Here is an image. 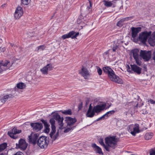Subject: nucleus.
I'll use <instances>...</instances> for the list:
<instances>
[{"label":"nucleus","instance_id":"nucleus-1","mask_svg":"<svg viewBox=\"0 0 155 155\" xmlns=\"http://www.w3.org/2000/svg\"><path fill=\"white\" fill-rule=\"evenodd\" d=\"M52 117L50 120V122L51 125V131L49 135L52 137L53 134L55 132L56 127L55 126V120L57 121L58 125L60 126L59 128L60 129L63 128V127L64 125L63 121L64 118L63 117H61L57 113H54L52 114Z\"/></svg>","mask_w":155,"mask_h":155},{"label":"nucleus","instance_id":"nucleus-2","mask_svg":"<svg viewBox=\"0 0 155 155\" xmlns=\"http://www.w3.org/2000/svg\"><path fill=\"white\" fill-rule=\"evenodd\" d=\"M100 144L103 145L105 150L108 151H110V148L114 149L117 147V141L115 137H108L105 138L106 145L104 144L102 140L99 141Z\"/></svg>","mask_w":155,"mask_h":155},{"label":"nucleus","instance_id":"nucleus-3","mask_svg":"<svg viewBox=\"0 0 155 155\" xmlns=\"http://www.w3.org/2000/svg\"><path fill=\"white\" fill-rule=\"evenodd\" d=\"M104 72L107 74L109 79L112 81L118 84L123 83L122 80L116 75L112 68H103Z\"/></svg>","mask_w":155,"mask_h":155},{"label":"nucleus","instance_id":"nucleus-4","mask_svg":"<svg viewBox=\"0 0 155 155\" xmlns=\"http://www.w3.org/2000/svg\"><path fill=\"white\" fill-rule=\"evenodd\" d=\"M131 56H132L135 60L136 63L139 66H140L141 64L140 54L139 55V50L137 49H134L131 51Z\"/></svg>","mask_w":155,"mask_h":155},{"label":"nucleus","instance_id":"nucleus-5","mask_svg":"<svg viewBox=\"0 0 155 155\" xmlns=\"http://www.w3.org/2000/svg\"><path fill=\"white\" fill-rule=\"evenodd\" d=\"M37 143L41 148L44 149L47 147L48 143V140L47 137L41 136L38 140Z\"/></svg>","mask_w":155,"mask_h":155},{"label":"nucleus","instance_id":"nucleus-6","mask_svg":"<svg viewBox=\"0 0 155 155\" xmlns=\"http://www.w3.org/2000/svg\"><path fill=\"white\" fill-rule=\"evenodd\" d=\"M151 31H150L148 32L146 31L143 32L140 34L138 37V40L141 41L142 43H145L147 39L151 35Z\"/></svg>","mask_w":155,"mask_h":155},{"label":"nucleus","instance_id":"nucleus-7","mask_svg":"<svg viewBox=\"0 0 155 155\" xmlns=\"http://www.w3.org/2000/svg\"><path fill=\"white\" fill-rule=\"evenodd\" d=\"M128 130L133 135L135 136L137 133L139 132V125L135 124L130 125L128 128Z\"/></svg>","mask_w":155,"mask_h":155},{"label":"nucleus","instance_id":"nucleus-8","mask_svg":"<svg viewBox=\"0 0 155 155\" xmlns=\"http://www.w3.org/2000/svg\"><path fill=\"white\" fill-rule=\"evenodd\" d=\"M141 28L138 27L137 28L132 27L131 28L132 33V36L133 38V41L135 42H137L138 41V38H136L138 33L141 31Z\"/></svg>","mask_w":155,"mask_h":155},{"label":"nucleus","instance_id":"nucleus-9","mask_svg":"<svg viewBox=\"0 0 155 155\" xmlns=\"http://www.w3.org/2000/svg\"><path fill=\"white\" fill-rule=\"evenodd\" d=\"M140 56L145 61H148L151 57V51L141 50L140 51Z\"/></svg>","mask_w":155,"mask_h":155},{"label":"nucleus","instance_id":"nucleus-10","mask_svg":"<svg viewBox=\"0 0 155 155\" xmlns=\"http://www.w3.org/2000/svg\"><path fill=\"white\" fill-rule=\"evenodd\" d=\"M88 2L87 3L86 5V11L84 12L86 14L89 13L91 12L93 4L91 0H88ZM84 8V5H82L81 7V12L82 13L84 12L83 11Z\"/></svg>","mask_w":155,"mask_h":155},{"label":"nucleus","instance_id":"nucleus-11","mask_svg":"<svg viewBox=\"0 0 155 155\" xmlns=\"http://www.w3.org/2000/svg\"><path fill=\"white\" fill-rule=\"evenodd\" d=\"M95 113H97V105L95 106L93 108L90 104L89 109L86 114V116L88 117H93Z\"/></svg>","mask_w":155,"mask_h":155},{"label":"nucleus","instance_id":"nucleus-12","mask_svg":"<svg viewBox=\"0 0 155 155\" xmlns=\"http://www.w3.org/2000/svg\"><path fill=\"white\" fill-rule=\"evenodd\" d=\"M23 14V8L20 6L18 7L14 13V17L15 19H19Z\"/></svg>","mask_w":155,"mask_h":155},{"label":"nucleus","instance_id":"nucleus-13","mask_svg":"<svg viewBox=\"0 0 155 155\" xmlns=\"http://www.w3.org/2000/svg\"><path fill=\"white\" fill-rule=\"evenodd\" d=\"M21 132V130H17L16 128L15 127L11 130L8 131V134L11 137L15 139L17 138V137L15 136L16 134H19Z\"/></svg>","mask_w":155,"mask_h":155},{"label":"nucleus","instance_id":"nucleus-14","mask_svg":"<svg viewBox=\"0 0 155 155\" xmlns=\"http://www.w3.org/2000/svg\"><path fill=\"white\" fill-rule=\"evenodd\" d=\"M16 148H20L23 150H25L27 146V144L26 143L25 140L22 139H21L18 142V143H16Z\"/></svg>","mask_w":155,"mask_h":155},{"label":"nucleus","instance_id":"nucleus-15","mask_svg":"<svg viewBox=\"0 0 155 155\" xmlns=\"http://www.w3.org/2000/svg\"><path fill=\"white\" fill-rule=\"evenodd\" d=\"M31 126L33 128V130L36 132L40 130L43 127L42 124L39 123H31Z\"/></svg>","mask_w":155,"mask_h":155},{"label":"nucleus","instance_id":"nucleus-16","mask_svg":"<svg viewBox=\"0 0 155 155\" xmlns=\"http://www.w3.org/2000/svg\"><path fill=\"white\" fill-rule=\"evenodd\" d=\"M79 73L85 79H87L90 76L89 72L87 68H81L79 71Z\"/></svg>","mask_w":155,"mask_h":155},{"label":"nucleus","instance_id":"nucleus-17","mask_svg":"<svg viewBox=\"0 0 155 155\" xmlns=\"http://www.w3.org/2000/svg\"><path fill=\"white\" fill-rule=\"evenodd\" d=\"M66 121L67 124V126L71 127L73 126L76 122L77 120L75 118L68 117L66 118Z\"/></svg>","mask_w":155,"mask_h":155},{"label":"nucleus","instance_id":"nucleus-18","mask_svg":"<svg viewBox=\"0 0 155 155\" xmlns=\"http://www.w3.org/2000/svg\"><path fill=\"white\" fill-rule=\"evenodd\" d=\"M120 68L122 71H125L126 70L127 72H130L131 73H136L138 74L141 73V68Z\"/></svg>","mask_w":155,"mask_h":155},{"label":"nucleus","instance_id":"nucleus-19","mask_svg":"<svg viewBox=\"0 0 155 155\" xmlns=\"http://www.w3.org/2000/svg\"><path fill=\"white\" fill-rule=\"evenodd\" d=\"M38 134H34L28 136V140L30 143L35 144L36 143V140Z\"/></svg>","mask_w":155,"mask_h":155},{"label":"nucleus","instance_id":"nucleus-20","mask_svg":"<svg viewBox=\"0 0 155 155\" xmlns=\"http://www.w3.org/2000/svg\"><path fill=\"white\" fill-rule=\"evenodd\" d=\"M106 104L105 103H101L97 105V113L108 108L110 105H109L107 108H106Z\"/></svg>","mask_w":155,"mask_h":155},{"label":"nucleus","instance_id":"nucleus-21","mask_svg":"<svg viewBox=\"0 0 155 155\" xmlns=\"http://www.w3.org/2000/svg\"><path fill=\"white\" fill-rule=\"evenodd\" d=\"M69 33L70 38L72 39L76 38L79 35V32H76L74 31H70Z\"/></svg>","mask_w":155,"mask_h":155},{"label":"nucleus","instance_id":"nucleus-22","mask_svg":"<svg viewBox=\"0 0 155 155\" xmlns=\"http://www.w3.org/2000/svg\"><path fill=\"white\" fill-rule=\"evenodd\" d=\"M148 39L149 42L150 44H152L155 42V31L150 35Z\"/></svg>","mask_w":155,"mask_h":155},{"label":"nucleus","instance_id":"nucleus-23","mask_svg":"<svg viewBox=\"0 0 155 155\" xmlns=\"http://www.w3.org/2000/svg\"><path fill=\"white\" fill-rule=\"evenodd\" d=\"M13 96L11 94L6 95L4 96L1 99V102L3 103H5L8 99L10 98H12Z\"/></svg>","mask_w":155,"mask_h":155},{"label":"nucleus","instance_id":"nucleus-24","mask_svg":"<svg viewBox=\"0 0 155 155\" xmlns=\"http://www.w3.org/2000/svg\"><path fill=\"white\" fill-rule=\"evenodd\" d=\"M153 135L152 133H147L144 136V138L146 140H149L151 139Z\"/></svg>","mask_w":155,"mask_h":155},{"label":"nucleus","instance_id":"nucleus-25","mask_svg":"<svg viewBox=\"0 0 155 155\" xmlns=\"http://www.w3.org/2000/svg\"><path fill=\"white\" fill-rule=\"evenodd\" d=\"M115 112V111L112 110L107 112L104 115H105L106 118L107 119L111 115L113 114Z\"/></svg>","mask_w":155,"mask_h":155},{"label":"nucleus","instance_id":"nucleus-26","mask_svg":"<svg viewBox=\"0 0 155 155\" xmlns=\"http://www.w3.org/2000/svg\"><path fill=\"white\" fill-rule=\"evenodd\" d=\"M62 113L63 114L66 115H71L72 114V112L71 109H68V110H65L64 111H62Z\"/></svg>","mask_w":155,"mask_h":155},{"label":"nucleus","instance_id":"nucleus-27","mask_svg":"<svg viewBox=\"0 0 155 155\" xmlns=\"http://www.w3.org/2000/svg\"><path fill=\"white\" fill-rule=\"evenodd\" d=\"M46 48V46L45 45H40L37 47V49L36 50L37 52H38L39 50H43Z\"/></svg>","mask_w":155,"mask_h":155},{"label":"nucleus","instance_id":"nucleus-28","mask_svg":"<svg viewBox=\"0 0 155 155\" xmlns=\"http://www.w3.org/2000/svg\"><path fill=\"white\" fill-rule=\"evenodd\" d=\"M17 87L19 89H22L25 87V85L24 83H20L17 84Z\"/></svg>","mask_w":155,"mask_h":155},{"label":"nucleus","instance_id":"nucleus-29","mask_svg":"<svg viewBox=\"0 0 155 155\" xmlns=\"http://www.w3.org/2000/svg\"><path fill=\"white\" fill-rule=\"evenodd\" d=\"M31 0H21V5H27L30 2Z\"/></svg>","mask_w":155,"mask_h":155},{"label":"nucleus","instance_id":"nucleus-30","mask_svg":"<svg viewBox=\"0 0 155 155\" xmlns=\"http://www.w3.org/2000/svg\"><path fill=\"white\" fill-rule=\"evenodd\" d=\"M7 144L6 143H3L0 145V152L2 151L6 148Z\"/></svg>","mask_w":155,"mask_h":155},{"label":"nucleus","instance_id":"nucleus-31","mask_svg":"<svg viewBox=\"0 0 155 155\" xmlns=\"http://www.w3.org/2000/svg\"><path fill=\"white\" fill-rule=\"evenodd\" d=\"M104 5L108 7L111 6L112 5V3L110 2L104 1Z\"/></svg>","mask_w":155,"mask_h":155},{"label":"nucleus","instance_id":"nucleus-32","mask_svg":"<svg viewBox=\"0 0 155 155\" xmlns=\"http://www.w3.org/2000/svg\"><path fill=\"white\" fill-rule=\"evenodd\" d=\"M75 126L70 127H67L64 131V133H67L69 132L70 131L72 130L74 128Z\"/></svg>","mask_w":155,"mask_h":155},{"label":"nucleus","instance_id":"nucleus-33","mask_svg":"<svg viewBox=\"0 0 155 155\" xmlns=\"http://www.w3.org/2000/svg\"><path fill=\"white\" fill-rule=\"evenodd\" d=\"M48 68H41L40 71L42 73L44 74H48Z\"/></svg>","mask_w":155,"mask_h":155},{"label":"nucleus","instance_id":"nucleus-34","mask_svg":"<svg viewBox=\"0 0 155 155\" xmlns=\"http://www.w3.org/2000/svg\"><path fill=\"white\" fill-rule=\"evenodd\" d=\"M61 38L63 39L70 38L69 33L68 34H64L61 36Z\"/></svg>","mask_w":155,"mask_h":155},{"label":"nucleus","instance_id":"nucleus-35","mask_svg":"<svg viewBox=\"0 0 155 155\" xmlns=\"http://www.w3.org/2000/svg\"><path fill=\"white\" fill-rule=\"evenodd\" d=\"M42 121L44 123L45 125V126L46 127V129L47 130H48V131H49V129H48V127H49V125L45 121H44V120H42Z\"/></svg>","mask_w":155,"mask_h":155},{"label":"nucleus","instance_id":"nucleus-36","mask_svg":"<svg viewBox=\"0 0 155 155\" xmlns=\"http://www.w3.org/2000/svg\"><path fill=\"white\" fill-rule=\"evenodd\" d=\"M55 132L52 135V137L50 136V137L51 138H53V139L54 140H56L57 138L58 137V135H59V133H58V132H57L56 134L54 135V136H53V134H54L55 133Z\"/></svg>","mask_w":155,"mask_h":155},{"label":"nucleus","instance_id":"nucleus-37","mask_svg":"<svg viewBox=\"0 0 155 155\" xmlns=\"http://www.w3.org/2000/svg\"><path fill=\"white\" fill-rule=\"evenodd\" d=\"M150 155H155V147L150 150Z\"/></svg>","mask_w":155,"mask_h":155},{"label":"nucleus","instance_id":"nucleus-38","mask_svg":"<svg viewBox=\"0 0 155 155\" xmlns=\"http://www.w3.org/2000/svg\"><path fill=\"white\" fill-rule=\"evenodd\" d=\"M97 153H99L100 155L103 154L101 149L98 146H97Z\"/></svg>","mask_w":155,"mask_h":155},{"label":"nucleus","instance_id":"nucleus-39","mask_svg":"<svg viewBox=\"0 0 155 155\" xmlns=\"http://www.w3.org/2000/svg\"><path fill=\"white\" fill-rule=\"evenodd\" d=\"M123 121L122 120H119L117 122V125L119 126H122L123 124Z\"/></svg>","mask_w":155,"mask_h":155},{"label":"nucleus","instance_id":"nucleus-40","mask_svg":"<svg viewBox=\"0 0 155 155\" xmlns=\"http://www.w3.org/2000/svg\"><path fill=\"white\" fill-rule=\"evenodd\" d=\"M123 21L121 20V19L119 21L118 23L117 24V26H119V27H121L122 26L123 24Z\"/></svg>","mask_w":155,"mask_h":155},{"label":"nucleus","instance_id":"nucleus-41","mask_svg":"<svg viewBox=\"0 0 155 155\" xmlns=\"http://www.w3.org/2000/svg\"><path fill=\"white\" fill-rule=\"evenodd\" d=\"M109 51L105 52L104 53V57H105V58H107L108 57V54H109Z\"/></svg>","mask_w":155,"mask_h":155},{"label":"nucleus","instance_id":"nucleus-42","mask_svg":"<svg viewBox=\"0 0 155 155\" xmlns=\"http://www.w3.org/2000/svg\"><path fill=\"white\" fill-rule=\"evenodd\" d=\"M105 119H107V118H106L105 115L104 114L103 115L102 117L97 119V121L101 120H104Z\"/></svg>","mask_w":155,"mask_h":155},{"label":"nucleus","instance_id":"nucleus-43","mask_svg":"<svg viewBox=\"0 0 155 155\" xmlns=\"http://www.w3.org/2000/svg\"><path fill=\"white\" fill-rule=\"evenodd\" d=\"M52 68V64H49L47 65L46 66H45L43 67V68Z\"/></svg>","mask_w":155,"mask_h":155},{"label":"nucleus","instance_id":"nucleus-44","mask_svg":"<svg viewBox=\"0 0 155 155\" xmlns=\"http://www.w3.org/2000/svg\"><path fill=\"white\" fill-rule=\"evenodd\" d=\"M129 17H127L125 18H122L121 19V20L123 22H124V21H127L129 20Z\"/></svg>","mask_w":155,"mask_h":155},{"label":"nucleus","instance_id":"nucleus-45","mask_svg":"<svg viewBox=\"0 0 155 155\" xmlns=\"http://www.w3.org/2000/svg\"><path fill=\"white\" fill-rule=\"evenodd\" d=\"M88 67L87 65V62L85 63L82 65V68H86V67Z\"/></svg>","mask_w":155,"mask_h":155},{"label":"nucleus","instance_id":"nucleus-46","mask_svg":"<svg viewBox=\"0 0 155 155\" xmlns=\"http://www.w3.org/2000/svg\"><path fill=\"white\" fill-rule=\"evenodd\" d=\"M151 104H155V101H154L153 100L150 99L148 101Z\"/></svg>","mask_w":155,"mask_h":155},{"label":"nucleus","instance_id":"nucleus-47","mask_svg":"<svg viewBox=\"0 0 155 155\" xmlns=\"http://www.w3.org/2000/svg\"><path fill=\"white\" fill-rule=\"evenodd\" d=\"M97 72L99 75H101V74L102 73V71L101 68H99V69L98 70Z\"/></svg>","mask_w":155,"mask_h":155},{"label":"nucleus","instance_id":"nucleus-48","mask_svg":"<svg viewBox=\"0 0 155 155\" xmlns=\"http://www.w3.org/2000/svg\"><path fill=\"white\" fill-rule=\"evenodd\" d=\"M117 45H116L115 46H114L112 48V50L113 51H115L116 50V49H117Z\"/></svg>","mask_w":155,"mask_h":155},{"label":"nucleus","instance_id":"nucleus-49","mask_svg":"<svg viewBox=\"0 0 155 155\" xmlns=\"http://www.w3.org/2000/svg\"><path fill=\"white\" fill-rule=\"evenodd\" d=\"M23 153H22V152H17L15 154H14V155H22Z\"/></svg>","mask_w":155,"mask_h":155},{"label":"nucleus","instance_id":"nucleus-50","mask_svg":"<svg viewBox=\"0 0 155 155\" xmlns=\"http://www.w3.org/2000/svg\"><path fill=\"white\" fill-rule=\"evenodd\" d=\"M92 146L93 148H94L95 149H97V146L96 145V144H92Z\"/></svg>","mask_w":155,"mask_h":155},{"label":"nucleus","instance_id":"nucleus-51","mask_svg":"<svg viewBox=\"0 0 155 155\" xmlns=\"http://www.w3.org/2000/svg\"><path fill=\"white\" fill-rule=\"evenodd\" d=\"M0 50L2 52H4L5 50V49L4 47L2 48L0 47Z\"/></svg>","mask_w":155,"mask_h":155},{"label":"nucleus","instance_id":"nucleus-52","mask_svg":"<svg viewBox=\"0 0 155 155\" xmlns=\"http://www.w3.org/2000/svg\"><path fill=\"white\" fill-rule=\"evenodd\" d=\"M7 5L6 4H2V5H1V7L3 8H4V7H5Z\"/></svg>","mask_w":155,"mask_h":155},{"label":"nucleus","instance_id":"nucleus-53","mask_svg":"<svg viewBox=\"0 0 155 155\" xmlns=\"http://www.w3.org/2000/svg\"><path fill=\"white\" fill-rule=\"evenodd\" d=\"M148 113L147 112V111H143V114H146Z\"/></svg>","mask_w":155,"mask_h":155},{"label":"nucleus","instance_id":"nucleus-54","mask_svg":"<svg viewBox=\"0 0 155 155\" xmlns=\"http://www.w3.org/2000/svg\"><path fill=\"white\" fill-rule=\"evenodd\" d=\"M0 155H7V153H2L0 154Z\"/></svg>","mask_w":155,"mask_h":155},{"label":"nucleus","instance_id":"nucleus-55","mask_svg":"<svg viewBox=\"0 0 155 155\" xmlns=\"http://www.w3.org/2000/svg\"><path fill=\"white\" fill-rule=\"evenodd\" d=\"M3 70L2 69V68H0V73H1L2 71Z\"/></svg>","mask_w":155,"mask_h":155},{"label":"nucleus","instance_id":"nucleus-56","mask_svg":"<svg viewBox=\"0 0 155 155\" xmlns=\"http://www.w3.org/2000/svg\"><path fill=\"white\" fill-rule=\"evenodd\" d=\"M82 107V104H81L80 105H79V107Z\"/></svg>","mask_w":155,"mask_h":155},{"label":"nucleus","instance_id":"nucleus-57","mask_svg":"<svg viewBox=\"0 0 155 155\" xmlns=\"http://www.w3.org/2000/svg\"><path fill=\"white\" fill-rule=\"evenodd\" d=\"M103 68H110L109 67H104Z\"/></svg>","mask_w":155,"mask_h":155},{"label":"nucleus","instance_id":"nucleus-58","mask_svg":"<svg viewBox=\"0 0 155 155\" xmlns=\"http://www.w3.org/2000/svg\"><path fill=\"white\" fill-rule=\"evenodd\" d=\"M88 104V102L86 101V104Z\"/></svg>","mask_w":155,"mask_h":155},{"label":"nucleus","instance_id":"nucleus-59","mask_svg":"<svg viewBox=\"0 0 155 155\" xmlns=\"http://www.w3.org/2000/svg\"><path fill=\"white\" fill-rule=\"evenodd\" d=\"M144 69H145V71H147V68H144Z\"/></svg>","mask_w":155,"mask_h":155},{"label":"nucleus","instance_id":"nucleus-60","mask_svg":"<svg viewBox=\"0 0 155 155\" xmlns=\"http://www.w3.org/2000/svg\"><path fill=\"white\" fill-rule=\"evenodd\" d=\"M132 68H133L132 67ZM135 68H140L139 67H136Z\"/></svg>","mask_w":155,"mask_h":155},{"label":"nucleus","instance_id":"nucleus-61","mask_svg":"<svg viewBox=\"0 0 155 155\" xmlns=\"http://www.w3.org/2000/svg\"><path fill=\"white\" fill-rule=\"evenodd\" d=\"M138 105V104H137V106Z\"/></svg>","mask_w":155,"mask_h":155},{"label":"nucleus","instance_id":"nucleus-62","mask_svg":"<svg viewBox=\"0 0 155 155\" xmlns=\"http://www.w3.org/2000/svg\"><path fill=\"white\" fill-rule=\"evenodd\" d=\"M100 68L99 67H97V68Z\"/></svg>","mask_w":155,"mask_h":155}]
</instances>
